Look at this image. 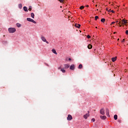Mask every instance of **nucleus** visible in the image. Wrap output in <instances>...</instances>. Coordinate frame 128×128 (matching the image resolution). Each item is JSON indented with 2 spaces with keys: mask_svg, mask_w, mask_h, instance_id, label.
Listing matches in <instances>:
<instances>
[{
  "mask_svg": "<svg viewBox=\"0 0 128 128\" xmlns=\"http://www.w3.org/2000/svg\"><path fill=\"white\" fill-rule=\"evenodd\" d=\"M46 66H48V64L45 63Z\"/></svg>",
  "mask_w": 128,
  "mask_h": 128,
  "instance_id": "nucleus-37",
  "label": "nucleus"
},
{
  "mask_svg": "<svg viewBox=\"0 0 128 128\" xmlns=\"http://www.w3.org/2000/svg\"><path fill=\"white\" fill-rule=\"evenodd\" d=\"M68 60H72V58H68Z\"/></svg>",
  "mask_w": 128,
  "mask_h": 128,
  "instance_id": "nucleus-40",
  "label": "nucleus"
},
{
  "mask_svg": "<svg viewBox=\"0 0 128 128\" xmlns=\"http://www.w3.org/2000/svg\"><path fill=\"white\" fill-rule=\"evenodd\" d=\"M31 16L32 18H34V14L32 13L31 14Z\"/></svg>",
  "mask_w": 128,
  "mask_h": 128,
  "instance_id": "nucleus-20",
  "label": "nucleus"
},
{
  "mask_svg": "<svg viewBox=\"0 0 128 128\" xmlns=\"http://www.w3.org/2000/svg\"><path fill=\"white\" fill-rule=\"evenodd\" d=\"M44 42H46V44H48V42L46 40V41Z\"/></svg>",
  "mask_w": 128,
  "mask_h": 128,
  "instance_id": "nucleus-34",
  "label": "nucleus"
},
{
  "mask_svg": "<svg viewBox=\"0 0 128 128\" xmlns=\"http://www.w3.org/2000/svg\"><path fill=\"white\" fill-rule=\"evenodd\" d=\"M114 120H118V115L115 114L114 116Z\"/></svg>",
  "mask_w": 128,
  "mask_h": 128,
  "instance_id": "nucleus-18",
  "label": "nucleus"
},
{
  "mask_svg": "<svg viewBox=\"0 0 128 128\" xmlns=\"http://www.w3.org/2000/svg\"><path fill=\"white\" fill-rule=\"evenodd\" d=\"M60 8H62V6H60Z\"/></svg>",
  "mask_w": 128,
  "mask_h": 128,
  "instance_id": "nucleus-49",
  "label": "nucleus"
},
{
  "mask_svg": "<svg viewBox=\"0 0 128 128\" xmlns=\"http://www.w3.org/2000/svg\"><path fill=\"white\" fill-rule=\"evenodd\" d=\"M116 22H118V21H116Z\"/></svg>",
  "mask_w": 128,
  "mask_h": 128,
  "instance_id": "nucleus-46",
  "label": "nucleus"
},
{
  "mask_svg": "<svg viewBox=\"0 0 128 128\" xmlns=\"http://www.w3.org/2000/svg\"><path fill=\"white\" fill-rule=\"evenodd\" d=\"M28 10L30 11L32 10V6L30 7V8H28Z\"/></svg>",
  "mask_w": 128,
  "mask_h": 128,
  "instance_id": "nucleus-30",
  "label": "nucleus"
},
{
  "mask_svg": "<svg viewBox=\"0 0 128 128\" xmlns=\"http://www.w3.org/2000/svg\"><path fill=\"white\" fill-rule=\"evenodd\" d=\"M78 68H79L80 70V68H82V64H79Z\"/></svg>",
  "mask_w": 128,
  "mask_h": 128,
  "instance_id": "nucleus-17",
  "label": "nucleus"
},
{
  "mask_svg": "<svg viewBox=\"0 0 128 128\" xmlns=\"http://www.w3.org/2000/svg\"><path fill=\"white\" fill-rule=\"evenodd\" d=\"M98 18V16H95V20H96Z\"/></svg>",
  "mask_w": 128,
  "mask_h": 128,
  "instance_id": "nucleus-25",
  "label": "nucleus"
},
{
  "mask_svg": "<svg viewBox=\"0 0 128 128\" xmlns=\"http://www.w3.org/2000/svg\"><path fill=\"white\" fill-rule=\"evenodd\" d=\"M86 8H88V5H86Z\"/></svg>",
  "mask_w": 128,
  "mask_h": 128,
  "instance_id": "nucleus-41",
  "label": "nucleus"
},
{
  "mask_svg": "<svg viewBox=\"0 0 128 128\" xmlns=\"http://www.w3.org/2000/svg\"><path fill=\"white\" fill-rule=\"evenodd\" d=\"M95 120H96L94 118L92 119V122H94Z\"/></svg>",
  "mask_w": 128,
  "mask_h": 128,
  "instance_id": "nucleus-26",
  "label": "nucleus"
},
{
  "mask_svg": "<svg viewBox=\"0 0 128 128\" xmlns=\"http://www.w3.org/2000/svg\"><path fill=\"white\" fill-rule=\"evenodd\" d=\"M88 48L89 49V50H90L92 48V46L90 44H88Z\"/></svg>",
  "mask_w": 128,
  "mask_h": 128,
  "instance_id": "nucleus-10",
  "label": "nucleus"
},
{
  "mask_svg": "<svg viewBox=\"0 0 128 128\" xmlns=\"http://www.w3.org/2000/svg\"><path fill=\"white\" fill-rule=\"evenodd\" d=\"M52 52H53V54H58V53L56 52V50L52 49Z\"/></svg>",
  "mask_w": 128,
  "mask_h": 128,
  "instance_id": "nucleus-12",
  "label": "nucleus"
},
{
  "mask_svg": "<svg viewBox=\"0 0 128 128\" xmlns=\"http://www.w3.org/2000/svg\"><path fill=\"white\" fill-rule=\"evenodd\" d=\"M96 6H98V5H96Z\"/></svg>",
  "mask_w": 128,
  "mask_h": 128,
  "instance_id": "nucleus-48",
  "label": "nucleus"
},
{
  "mask_svg": "<svg viewBox=\"0 0 128 128\" xmlns=\"http://www.w3.org/2000/svg\"><path fill=\"white\" fill-rule=\"evenodd\" d=\"M96 28H98V27H97V26H96Z\"/></svg>",
  "mask_w": 128,
  "mask_h": 128,
  "instance_id": "nucleus-47",
  "label": "nucleus"
},
{
  "mask_svg": "<svg viewBox=\"0 0 128 128\" xmlns=\"http://www.w3.org/2000/svg\"><path fill=\"white\" fill-rule=\"evenodd\" d=\"M68 120H72V116L70 114H68L67 117Z\"/></svg>",
  "mask_w": 128,
  "mask_h": 128,
  "instance_id": "nucleus-5",
  "label": "nucleus"
},
{
  "mask_svg": "<svg viewBox=\"0 0 128 128\" xmlns=\"http://www.w3.org/2000/svg\"><path fill=\"white\" fill-rule=\"evenodd\" d=\"M88 114H86L84 116V118L85 120H86V118L90 116V111H88Z\"/></svg>",
  "mask_w": 128,
  "mask_h": 128,
  "instance_id": "nucleus-3",
  "label": "nucleus"
},
{
  "mask_svg": "<svg viewBox=\"0 0 128 128\" xmlns=\"http://www.w3.org/2000/svg\"><path fill=\"white\" fill-rule=\"evenodd\" d=\"M84 6H81L80 8V10H84Z\"/></svg>",
  "mask_w": 128,
  "mask_h": 128,
  "instance_id": "nucleus-24",
  "label": "nucleus"
},
{
  "mask_svg": "<svg viewBox=\"0 0 128 128\" xmlns=\"http://www.w3.org/2000/svg\"><path fill=\"white\" fill-rule=\"evenodd\" d=\"M106 114H110V110L108 108L106 109Z\"/></svg>",
  "mask_w": 128,
  "mask_h": 128,
  "instance_id": "nucleus-23",
  "label": "nucleus"
},
{
  "mask_svg": "<svg viewBox=\"0 0 128 128\" xmlns=\"http://www.w3.org/2000/svg\"><path fill=\"white\" fill-rule=\"evenodd\" d=\"M100 114H102V116H104V114H105V113H104V108H102L100 109Z\"/></svg>",
  "mask_w": 128,
  "mask_h": 128,
  "instance_id": "nucleus-4",
  "label": "nucleus"
},
{
  "mask_svg": "<svg viewBox=\"0 0 128 128\" xmlns=\"http://www.w3.org/2000/svg\"><path fill=\"white\" fill-rule=\"evenodd\" d=\"M18 8H22V4H18Z\"/></svg>",
  "mask_w": 128,
  "mask_h": 128,
  "instance_id": "nucleus-19",
  "label": "nucleus"
},
{
  "mask_svg": "<svg viewBox=\"0 0 128 128\" xmlns=\"http://www.w3.org/2000/svg\"><path fill=\"white\" fill-rule=\"evenodd\" d=\"M101 22H106V19H104V18L101 19Z\"/></svg>",
  "mask_w": 128,
  "mask_h": 128,
  "instance_id": "nucleus-22",
  "label": "nucleus"
},
{
  "mask_svg": "<svg viewBox=\"0 0 128 128\" xmlns=\"http://www.w3.org/2000/svg\"><path fill=\"white\" fill-rule=\"evenodd\" d=\"M120 24V22L118 23V24Z\"/></svg>",
  "mask_w": 128,
  "mask_h": 128,
  "instance_id": "nucleus-44",
  "label": "nucleus"
},
{
  "mask_svg": "<svg viewBox=\"0 0 128 128\" xmlns=\"http://www.w3.org/2000/svg\"><path fill=\"white\" fill-rule=\"evenodd\" d=\"M126 34H128V30H126Z\"/></svg>",
  "mask_w": 128,
  "mask_h": 128,
  "instance_id": "nucleus-32",
  "label": "nucleus"
},
{
  "mask_svg": "<svg viewBox=\"0 0 128 128\" xmlns=\"http://www.w3.org/2000/svg\"><path fill=\"white\" fill-rule=\"evenodd\" d=\"M106 116H108V118H110V113H107V114H106Z\"/></svg>",
  "mask_w": 128,
  "mask_h": 128,
  "instance_id": "nucleus-27",
  "label": "nucleus"
},
{
  "mask_svg": "<svg viewBox=\"0 0 128 128\" xmlns=\"http://www.w3.org/2000/svg\"><path fill=\"white\" fill-rule=\"evenodd\" d=\"M112 62H115L116 60V57L112 58Z\"/></svg>",
  "mask_w": 128,
  "mask_h": 128,
  "instance_id": "nucleus-14",
  "label": "nucleus"
},
{
  "mask_svg": "<svg viewBox=\"0 0 128 128\" xmlns=\"http://www.w3.org/2000/svg\"><path fill=\"white\" fill-rule=\"evenodd\" d=\"M100 118H101V120H106V116H100Z\"/></svg>",
  "mask_w": 128,
  "mask_h": 128,
  "instance_id": "nucleus-9",
  "label": "nucleus"
},
{
  "mask_svg": "<svg viewBox=\"0 0 128 128\" xmlns=\"http://www.w3.org/2000/svg\"><path fill=\"white\" fill-rule=\"evenodd\" d=\"M114 34H116V32H114Z\"/></svg>",
  "mask_w": 128,
  "mask_h": 128,
  "instance_id": "nucleus-42",
  "label": "nucleus"
},
{
  "mask_svg": "<svg viewBox=\"0 0 128 128\" xmlns=\"http://www.w3.org/2000/svg\"><path fill=\"white\" fill-rule=\"evenodd\" d=\"M122 24H124L128 23V22H126V20H122Z\"/></svg>",
  "mask_w": 128,
  "mask_h": 128,
  "instance_id": "nucleus-8",
  "label": "nucleus"
},
{
  "mask_svg": "<svg viewBox=\"0 0 128 128\" xmlns=\"http://www.w3.org/2000/svg\"><path fill=\"white\" fill-rule=\"evenodd\" d=\"M87 38H90V35L87 36Z\"/></svg>",
  "mask_w": 128,
  "mask_h": 128,
  "instance_id": "nucleus-28",
  "label": "nucleus"
},
{
  "mask_svg": "<svg viewBox=\"0 0 128 128\" xmlns=\"http://www.w3.org/2000/svg\"><path fill=\"white\" fill-rule=\"evenodd\" d=\"M116 24V22H113L111 23V24Z\"/></svg>",
  "mask_w": 128,
  "mask_h": 128,
  "instance_id": "nucleus-31",
  "label": "nucleus"
},
{
  "mask_svg": "<svg viewBox=\"0 0 128 128\" xmlns=\"http://www.w3.org/2000/svg\"><path fill=\"white\" fill-rule=\"evenodd\" d=\"M118 40H120V38H118Z\"/></svg>",
  "mask_w": 128,
  "mask_h": 128,
  "instance_id": "nucleus-45",
  "label": "nucleus"
},
{
  "mask_svg": "<svg viewBox=\"0 0 128 128\" xmlns=\"http://www.w3.org/2000/svg\"><path fill=\"white\" fill-rule=\"evenodd\" d=\"M120 26H122V25L120 24H119Z\"/></svg>",
  "mask_w": 128,
  "mask_h": 128,
  "instance_id": "nucleus-43",
  "label": "nucleus"
},
{
  "mask_svg": "<svg viewBox=\"0 0 128 128\" xmlns=\"http://www.w3.org/2000/svg\"><path fill=\"white\" fill-rule=\"evenodd\" d=\"M60 2H64V0H58Z\"/></svg>",
  "mask_w": 128,
  "mask_h": 128,
  "instance_id": "nucleus-29",
  "label": "nucleus"
},
{
  "mask_svg": "<svg viewBox=\"0 0 128 128\" xmlns=\"http://www.w3.org/2000/svg\"><path fill=\"white\" fill-rule=\"evenodd\" d=\"M106 10H108V8H106Z\"/></svg>",
  "mask_w": 128,
  "mask_h": 128,
  "instance_id": "nucleus-39",
  "label": "nucleus"
},
{
  "mask_svg": "<svg viewBox=\"0 0 128 128\" xmlns=\"http://www.w3.org/2000/svg\"><path fill=\"white\" fill-rule=\"evenodd\" d=\"M41 39L42 40V42H46V38L44 36H42L41 37Z\"/></svg>",
  "mask_w": 128,
  "mask_h": 128,
  "instance_id": "nucleus-7",
  "label": "nucleus"
},
{
  "mask_svg": "<svg viewBox=\"0 0 128 128\" xmlns=\"http://www.w3.org/2000/svg\"><path fill=\"white\" fill-rule=\"evenodd\" d=\"M111 12H112V14H114V12L113 10H111Z\"/></svg>",
  "mask_w": 128,
  "mask_h": 128,
  "instance_id": "nucleus-33",
  "label": "nucleus"
},
{
  "mask_svg": "<svg viewBox=\"0 0 128 128\" xmlns=\"http://www.w3.org/2000/svg\"><path fill=\"white\" fill-rule=\"evenodd\" d=\"M26 20L28 22H33V24H36V22L34 20L32 19L31 18H27Z\"/></svg>",
  "mask_w": 128,
  "mask_h": 128,
  "instance_id": "nucleus-2",
  "label": "nucleus"
},
{
  "mask_svg": "<svg viewBox=\"0 0 128 128\" xmlns=\"http://www.w3.org/2000/svg\"><path fill=\"white\" fill-rule=\"evenodd\" d=\"M16 26H18V28H20L22 26V25L20 23H17Z\"/></svg>",
  "mask_w": 128,
  "mask_h": 128,
  "instance_id": "nucleus-16",
  "label": "nucleus"
},
{
  "mask_svg": "<svg viewBox=\"0 0 128 128\" xmlns=\"http://www.w3.org/2000/svg\"><path fill=\"white\" fill-rule=\"evenodd\" d=\"M108 12H112V10H110V9L109 10H108Z\"/></svg>",
  "mask_w": 128,
  "mask_h": 128,
  "instance_id": "nucleus-35",
  "label": "nucleus"
},
{
  "mask_svg": "<svg viewBox=\"0 0 128 128\" xmlns=\"http://www.w3.org/2000/svg\"><path fill=\"white\" fill-rule=\"evenodd\" d=\"M60 68H62V67L58 68V70H60Z\"/></svg>",
  "mask_w": 128,
  "mask_h": 128,
  "instance_id": "nucleus-38",
  "label": "nucleus"
},
{
  "mask_svg": "<svg viewBox=\"0 0 128 128\" xmlns=\"http://www.w3.org/2000/svg\"><path fill=\"white\" fill-rule=\"evenodd\" d=\"M8 30L10 34H14V32H16V30L15 28H8Z\"/></svg>",
  "mask_w": 128,
  "mask_h": 128,
  "instance_id": "nucleus-1",
  "label": "nucleus"
},
{
  "mask_svg": "<svg viewBox=\"0 0 128 128\" xmlns=\"http://www.w3.org/2000/svg\"><path fill=\"white\" fill-rule=\"evenodd\" d=\"M64 68H70V64H65L64 65Z\"/></svg>",
  "mask_w": 128,
  "mask_h": 128,
  "instance_id": "nucleus-11",
  "label": "nucleus"
},
{
  "mask_svg": "<svg viewBox=\"0 0 128 128\" xmlns=\"http://www.w3.org/2000/svg\"><path fill=\"white\" fill-rule=\"evenodd\" d=\"M60 70L61 72H64V73L66 72V70H64V68H62Z\"/></svg>",
  "mask_w": 128,
  "mask_h": 128,
  "instance_id": "nucleus-21",
  "label": "nucleus"
},
{
  "mask_svg": "<svg viewBox=\"0 0 128 128\" xmlns=\"http://www.w3.org/2000/svg\"><path fill=\"white\" fill-rule=\"evenodd\" d=\"M124 40H124V39H123L122 40V42H124Z\"/></svg>",
  "mask_w": 128,
  "mask_h": 128,
  "instance_id": "nucleus-36",
  "label": "nucleus"
},
{
  "mask_svg": "<svg viewBox=\"0 0 128 128\" xmlns=\"http://www.w3.org/2000/svg\"><path fill=\"white\" fill-rule=\"evenodd\" d=\"M24 12H28V8H26V6L24 7Z\"/></svg>",
  "mask_w": 128,
  "mask_h": 128,
  "instance_id": "nucleus-15",
  "label": "nucleus"
},
{
  "mask_svg": "<svg viewBox=\"0 0 128 128\" xmlns=\"http://www.w3.org/2000/svg\"><path fill=\"white\" fill-rule=\"evenodd\" d=\"M70 70H74V64H72L70 66Z\"/></svg>",
  "mask_w": 128,
  "mask_h": 128,
  "instance_id": "nucleus-6",
  "label": "nucleus"
},
{
  "mask_svg": "<svg viewBox=\"0 0 128 128\" xmlns=\"http://www.w3.org/2000/svg\"><path fill=\"white\" fill-rule=\"evenodd\" d=\"M75 26H76V28H80V24H76Z\"/></svg>",
  "mask_w": 128,
  "mask_h": 128,
  "instance_id": "nucleus-13",
  "label": "nucleus"
}]
</instances>
